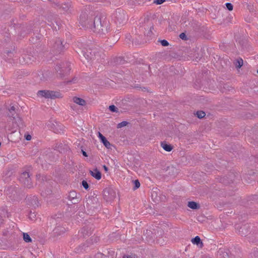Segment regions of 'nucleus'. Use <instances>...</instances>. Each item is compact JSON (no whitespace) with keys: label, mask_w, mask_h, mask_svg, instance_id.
<instances>
[{"label":"nucleus","mask_w":258,"mask_h":258,"mask_svg":"<svg viewBox=\"0 0 258 258\" xmlns=\"http://www.w3.org/2000/svg\"><path fill=\"white\" fill-rule=\"evenodd\" d=\"M27 204L34 208L38 207L39 202L37 197L35 196L27 197L26 199Z\"/></svg>","instance_id":"obj_14"},{"label":"nucleus","mask_w":258,"mask_h":258,"mask_svg":"<svg viewBox=\"0 0 258 258\" xmlns=\"http://www.w3.org/2000/svg\"><path fill=\"white\" fill-rule=\"evenodd\" d=\"M179 37L182 39V40H186L187 39V37H186V34L184 33H181L180 35H179Z\"/></svg>","instance_id":"obj_43"},{"label":"nucleus","mask_w":258,"mask_h":258,"mask_svg":"<svg viewBox=\"0 0 258 258\" xmlns=\"http://www.w3.org/2000/svg\"><path fill=\"white\" fill-rule=\"evenodd\" d=\"M152 29H153V26H152L150 27V30L148 32V33L146 34L147 36L150 35V34L152 33Z\"/></svg>","instance_id":"obj_48"},{"label":"nucleus","mask_w":258,"mask_h":258,"mask_svg":"<svg viewBox=\"0 0 258 258\" xmlns=\"http://www.w3.org/2000/svg\"><path fill=\"white\" fill-rule=\"evenodd\" d=\"M82 185L86 190H88L89 188V185L86 180H84L82 181Z\"/></svg>","instance_id":"obj_36"},{"label":"nucleus","mask_w":258,"mask_h":258,"mask_svg":"<svg viewBox=\"0 0 258 258\" xmlns=\"http://www.w3.org/2000/svg\"><path fill=\"white\" fill-rule=\"evenodd\" d=\"M221 91L223 92H227L229 91H232L233 88L228 84H224L223 87L221 88Z\"/></svg>","instance_id":"obj_25"},{"label":"nucleus","mask_w":258,"mask_h":258,"mask_svg":"<svg viewBox=\"0 0 258 258\" xmlns=\"http://www.w3.org/2000/svg\"><path fill=\"white\" fill-rule=\"evenodd\" d=\"M103 169H104V170H105V171H106V172H107V171L108 170V168L106 165H103Z\"/></svg>","instance_id":"obj_52"},{"label":"nucleus","mask_w":258,"mask_h":258,"mask_svg":"<svg viewBox=\"0 0 258 258\" xmlns=\"http://www.w3.org/2000/svg\"><path fill=\"white\" fill-rule=\"evenodd\" d=\"M90 29L100 35L105 34L109 31V22L103 15L97 13Z\"/></svg>","instance_id":"obj_2"},{"label":"nucleus","mask_w":258,"mask_h":258,"mask_svg":"<svg viewBox=\"0 0 258 258\" xmlns=\"http://www.w3.org/2000/svg\"><path fill=\"white\" fill-rule=\"evenodd\" d=\"M109 109L112 112H118V108L114 105H111L109 106Z\"/></svg>","instance_id":"obj_32"},{"label":"nucleus","mask_w":258,"mask_h":258,"mask_svg":"<svg viewBox=\"0 0 258 258\" xmlns=\"http://www.w3.org/2000/svg\"><path fill=\"white\" fill-rule=\"evenodd\" d=\"M98 137L100 139L101 142L107 149L111 148V144L107 141L106 138L100 132L98 133Z\"/></svg>","instance_id":"obj_18"},{"label":"nucleus","mask_w":258,"mask_h":258,"mask_svg":"<svg viewBox=\"0 0 258 258\" xmlns=\"http://www.w3.org/2000/svg\"><path fill=\"white\" fill-rule=\"evenodd\" d=\"M89 242L87 241V246H86V247H88L89 246ZM80 247L81 248V250L82 249L85 250V247H86L85 244H83V245H82L81 246H80Z\"/></svg>","instance_id":"obj_47"},{"label":"nucleus","mask_w":258,"mask_h":258,"mask_svg":"<svg viewBox=\"0 0 258 258\" xmlns=\"http://www.w3.org/2000/svg\"><path fill=\"white\" fill-rule=\"evenodd\" d=\"M50 2L53 7L61 9L63 11L66 12H67L69 10L71 6V3L69 1H67L61 4L58 0H50Z\"/></svg>","instance_id":"obj_11"},{"label":"nucleus","mask_w":258,"mask_h":258,"mask_svg":"<svg viewBox=\"0 0 258 258\" xmlns=\"http://www.w3.org/2000/svg\"><path fill=\"white\" fill-rule=\"evenodd\" d=\"M90 240L91 241V243H93L94 242H97L99 240V238L96 236H92L91 237Z\"/></svg>","instance_id":"obj_38"},{"label":"nucleus","mask_w":258,"mask_h":258,"mask_svg":"<svg viewBox=\"0 0 258 258\" xmlns=\"http://www.w3.org/2000/svg\"><path fill=\"white\" fill-rule=\"evenodd\" d=\"M243 65V60L242 58H239L237 59L236 61V67L238 68H240Z\"/></svg>","instance_id":"obj_33"},{"label":"nucleus","mask_w":258,"mask_h":258,"mask_svg":"<svg viewBox=\"0 0 258 258\" xmlns=\"http://www.w3.org/2000/svg\"><path fill=\"white\" fill-rule=\"evenodd\" d=\"M161 146L164 150L167 152L171 151L173 149V147L171 145L167 144L165 142L161 143Z\"/></svg>","instance_id":"obj_27"},{"label":"nucleus","mask_w":258,"mask_h":258,"mask_svg":"<svg viewBox=\"0 0 258 258\" xmlns=\"http://www.w3.org/2000/svg\"><path fill=\"white\" fill-rule=\"evenodd\" d=\"M73 101L75 103H76L79 105L85 106L86 104V101L81 98L77 97H74L73 98Z\"/></svg>","instance_id":"obj_23"},{"label":"nucleus","mask_w":258,"mask_h":258,"mask_svg":"<svg viewBox=\"0 0 258 258\" xmlns=\"http://www.w3.org/2000/svg\"><path fill=\"white\" fill-rule=\"evenodd\" d=\"M89 173L91 176L97 180H99L101 178V173L97 168H95L93 170H90L89 171Z\"/></svg>","instance_id":"obj_20"},{"label":"nucleus","mask_w":258,"mask_h":258,"mask_svg":"<svg viewBox=\"0 0 258 258\" xmlns=\"http://www.w3.org/2000/svg\"><path fill=\"white\" fill-rule=\"evenodd\" d=\"M19 179L20 182H21L25 187L30 188L33 186L30 175L28 172L24 171L22 173Z\"/></svg>","instance_id":"obj_8"},{"label":"nucleus","mask_w":258,"mask_h":258,"mask_svg":"<svg viewBox=\"0 0 258 258\" xmlns=\"http://www.w3.org/2000/svg\"><path fill=\"white\" fill-rule=\"evenodd\" d=\"M13 135H16L18 139H20V132H17L16 130L13 131L10 134V138H12Z\"/></svg>","instance_id":"obj_31"},{"label":"nucleus","mask_w":258,"mask_h":258,"mask_svg":"<svg viewBox=\"0 0 258 258\" xmlns=\"http://www.w3.org/2000/svg\"><path fill=\"white\" fill-rule=\"evenodd\" d=\"M196 115L199 118L201 119L205 117L206 113L203 111H198L196 113Z\"/></svg>","instance_id":"obj_29"},{"label":"nucleus","mask_w":258,"mask_h":258,"mask_svg":"<svg viewBox=\"0 0 258 258\" xmlns=\"http://www.w3.org/2000/svg\"><path fill=\"white\" fill-rule=\"evenodd\" d=\"M48 25L53 30L57 31L59 29L60 20L56 16L49 15L47 17Z\"/></svg>","instance_id":"obj_9"},{"label":"nucleus","mask_w":258,"mask_h":258,"mask_svg":"<svg viewBox=\"0 0 258 258\" xmlns=\"http://www.w3.org/2000/svg\"><path fill=\"white\" fill-rule=\"evenodd\" d=\"M123 258H132L131 256L130 255H124L123 256Z\"/></svg>","instance_id":"obj_53"},{"label":"nucleus","mask_w":258,"mask_h":258,"mask_svg":"<svg viewBox=\"0 0 258 258\" xmlns=\"http://www.w3.org/2000/svg\"><path fill=\"white\" fill-rule=\"evenodd\" d=\"M100 206V204L97 197L91 196L86 199L85 207L90 213L92 214L99 210Z\"/></svg>","instance_id":"obj_4"},{"label":"nucleus","mask_w":258,"mask_h":258,"mask_svg":"<svg viewBox=\"0 0 258 258\" xmlns=\"http://www.w3.org/2000/svg\"><path fill=\"white\" fill-rule=\"evenodd\" d=\"M93 13V12L88 13V11L82 12L79 18V23L81 26L85 28L90 29L92 26L94 18L97 14Z\"/></svg>","instance_id":"obj_3"},{"label":"nucleus","mask_w":258,"mask_h":258,"mask_svg":"<svg viewBox=\"0 0 258 258\" xmlns=\"http://www.w3.org/2000/svg\"><path fill=\"white\" fill-rule=\"evenodd\" d=\"M55 124H54L51 121H50L48 123V126L51 127V129L53 130V131L55 133H60L61 131H63V126L57 123L56 122H55Z\"/></svg>","instance_id":"obj_15"},{"label":"nucleus","mask_w":258,"mask_h":258,"mask_svg":"<svg viewBox=\"0 0 258 258\" xmlns=\"http://www.w3.org/2000/svg\"><path fill=\"white\" fill-rule=\"evenodd\" d=\"M81 153H82L83 155L85 157H88V155L87 153L83 149H81Z\"/></svg>","instance_id":"obj_50"},{"label":"nucleus","mask_w":258,"mask_h":258,"mask_svg":"<svg viewBox=\"0 0 258 258\" xmlns=\"http://www.w3.org/2000/svg\"><path fill=\"white\" fill-rule=\"evenodd\" d=\"M61 145H62L61 144H59V145H56V146H55V150H56L58 151L59 152H61V151H61V149L60 148V146H61Z\"/></svg>","instance_id":"obj_44"},{"label":"nucleus","mask_w":258,"mask_h":258,"mask_svg":"<svg viewBox=\"0 0 258 258\" xmlns=\"http://www.w3.org/2000/svg\"><path fill=\"white\" fill-rule=\"evenodd\" d=\"M4 56L5 59L9 61L14 56L15 53H16L15 49L11 50H6L5 51Z\"/></svg>","instance_id":"obj_21"},{"label":"nucleus","mask_w":258,"mask_h":258,"mask_svg":"<svg viewBox=\"0 0 258 258\" xmlns=\"http://www.w3.org/2000/svg\"><path fill=\"white\" fill-rule=\"evenodd\" d=\"M134 182V186L133 187V189L136 190L137 188H139L140 186V183L138 179H136L133 181Z\"/></svg>","instance_id":"obj_30"},{"label":"nucleus","mask_w":258,"mask_h":258,"mask_svg":"<svg viewBox=\"0 0 258 258\" xmlns=\"http://www.w3.org/2000/svg\"><path fill=\"white\" fill-rule=\"evenodd\" d=\"M166 0H154L153 3L156 5H161L165 2Z\"/></svg>","instance_id":"obj_41"},{"label":"nucleus","mask_w":258,"mask_h":258,"mask_svg":"<svg viewBox=\"0 0 258 258\" xmlns=\"http://www.w3.org/2000/svg\"><path fill=\"white\" fill-rule=\"evenodd\" d=\"M92 228L88 225L84 226L81 230V233L83 236L86 238V236H89L92 234Z\"/></svg>","instance_id":"obj_17"},{"label":"nucleus","mask_w":258,"mask_h":258,"mask_svg":"<svg viewBox=\"0 0 258 258\" xmlns=\"http://www.w3.org/2000/svg\"><path fill=\"white\" fill-rule=\"evenodd\" d=\"M16 109V108L14 106H12L9 108V111H14V113H16V112H17Z\"/></svg>","instance_id":"obj_45"},{"label":"nucleus","mask_w":258,"mask_h":258,"mask_svg":"<svg viewBox=\"0 0 258 258\" xmlns=\"http://www.w3.org/2000/svg\"><path fill=\"white\" fill-rule=\"evenodd\" d=\"M37 95L40 97H44L46 99H54L55 98H61V93L58 91L50 90H39L37 92Z\"/></svg>","instance_id":"obj_6"},{"label":"nucleus","mask_w":258,"mask_h":258,"mask_svg":"<svg viewBox=\"0 0 258 258\" xmlns=\"http://www.w3.org/2000/svg\"><path fill=\"white\" fill-rule=\"evenodd\" d=\"M23 239L26 242H31L32 239L27 233H23Z\"/></svg>","instance_id":"obj_28"},{"label":"nucleus","mask_w":258,"mask_h":258,"mask_svg":"<svg viewBox=\"0 0 258 258\" xmlns=\"http://www.w3.org/2000/svg\"><path fill=\"white\" fill-rule=\"evenodd\" d=\"M128 123V122L126 121H123L120 123H119L118 124H117V127L118 128H121L122 127H123V126H126L127 124Z\"/></svg>","instance_id":"obj_37"},{"label":"nucleus","mask_w":258,"mask_h":258,"mask_svg":"<svg viewBox=\"0 0 258 258\" xmlns=\"http://www.w3.org/2000/svg\"><path fill=\"white\" fill-rule=\"evenodd\" d=\"M67 199L70 201V203H68L69 205L76 204L81 201L80 194L77 193L75 190H72L69 193Z\"/></svg>","instance_id":"obj_13"},{"label":"nucleus","mask_w":258,"mask_h":258,"mask_svg":"<svg viewBox=\"0 0 258 258\" xmlns=\"http://www.w3.org/2000/svg\"><path fill=\"white\" fill-rule=\"evenodd\" d=\"M67 229L66 228L62 226L58 225L55 227V228L53 229V232L54 234H56L57 235H60L63 233H65Z\"/></svg>","instance_id":"obj_16"},{"label":"nucleus","mask_w":258,"mask_h":258,"mask_svg":"<svg viewBox=\"0 0 258 258\" xmlns=\"http://www.w3.org/2000/svg\"><path fill=\"white\" fill-rule=\"evenodd\" d=\"M4 223V219L3 217L0 215V225L3 224Z\"/></svg>","instance_id":"obj_51"},{"label":"nucleus","mask_w":258,"mask_h":258,"mask_svg":"<svg viewBox=\"0 0 258 258\" xmlns=\"http://www.w3.org/2000/svg\"><path fill=\"white\" fill-rule=\"evenodd\" d=\"M8 115L9 117L12 118V119H14V117H16L18 115V114L17 112L16 113H14V111H9V112L8 113Z\"/></svg>","instance_id":"obj_35"},{"label":"nucleus","mask_w":258,"mask_h":258,"mask_svg":"<svg viewBox=\"0 0 258 258\" xmlns=\"http://www.w3.org/2000/svg\"><path fill=\"white\" fill-rule=\"evenodd\" d=\"M248 226L246 225H244L241 226L239 229V233L242 236H245L248 232Z\"/></svg>","instance_id":"obj_22"},{"label":"nucleus","mask_w":258,"mask_h":258,"mask_svg":"<svg viewBox=\"0 0 258 258\" xmlns=\"http://www.w3.org/2000/svg\"><path fill=\"white\" fill-rule=\"evenodd\" d=\"M83 43L78 42L76 44V51L82 55L87 61H100L104 59L105 54L97 48H87Z\"/></svg>","instance_id":"obj_1"},{"label":"nucleus","mask_w":258,"mask_h":258,"mask_svg":"<svg viewBox=\"0 0 258 258\" xmlns=\"http://www.w3.org/2000/svg\"><path fill=\"white\" fill-rule=\"evenodd\" d=\"M191 241L193 244L199 245L200 244V247H202L203 246V243L201 241V238L199 236H197L195 238H192Z\"/></svg>","instance_id":"obj_26"},{"label":"nucleus","mask_w":258,"mask_h":258,"mask_svg":"<svg viewBox=\"0 0 258 258\" xmlns=\"http://www.w3.org/2000/svg\"><path fill=\"white\" fill-rule=\"evenodd\" d=\"M70 63H61L56 66L55 70L58 73L59 77L63 78L69 74L71 68H70Z\"/></svg>","instance_id":"obj_7"},{"label":"nucleus","mask_w":258,"mask_h":258,"mask_svg":"<svg viewBox=\"0 0 258 258\" xmlns=\"http://www.w3.org/2000/svg\"><path fill=\"white\" fill-rule=\"evenodd\" d=\"M226 8L227 9V10H228L229 11H232L233 10V5L230 3H226Z\"/></svg>","instance_id":"obj_40"},{"label":"nucleus","mask_w":258,"mask_h":258,"mask_svg":"<svg viewBox=\"0 0 258 258\" xmlns=\"http://www.w3.org/2000/svg\"><path fill=\"white\" fill-rule=\"evenodd\" d=\"M25 139L27 141H30L31 139V136L30 135L25 136Z\"/></svg>","instance_id":"obj_49"},{"label":"nucleus","mask_w":258,"mask_h":258,"mask_svg":"<svg viewBox=\"0 0 258 258\" xmlns=\"http://www.w3.org/2000/svg\"><path fill=\"white\" fill-rule=\"evenodd\" d=\"M250 258H258V250H254L250 253Z\"/></svg>","instance_id":"obj_34"},{"label":"nucleus","mask_w":258,"mask_h":258,"mask_svg":"<svg viewBox=\"0 0 258 258\" xmlns=\"http://www.w3.org/2000/svg\"><path fill=\"white\" fill-rule=\"evenodd\" d=\"M187 206L193 210H197L200 208V205L194 201L188 202Z\"/></svg>","instance_id":"obj_24"},{"label":"nucleus","mask_w":258,"mask_h":258,"mask_svg":"<svg viewBox=\"0 0 258 258\" xmlns=\"http://www.w3.org/2000/svg\"><path fill=\"white\" fill-rule=\"evenodd\" d=\"M66 45L62 44L61 39L58 38L53 44L52 51L55 54L60 53L66 48Z\"/></svg>","instance_id":"obj_12"},{"label":"nucleus","mask_w":258,"mask_h":258,"mask_svg":"<svg viewBox=\"0 0 258 258\" xmlns=\"http://www.w3.org/2000/svg\"><path fill=\"white\" fill-rule=\"evenodd\" d=\"M103 196L106 202H111L115 198L116 192L112 188H106L103 191Z\"/></svg>","instance_id":"obj_10"},{"label":"nucleus","mask_w":258,"mask_h":258,"mask_svg":"<svg viewBox=\"0 0 258 258\" xmlns=\"http://www.w3.org/2000/svg\"><path fill=\"white\" fill-rule=\"evenodd\" d=\"M12 120L13 122L16 124V126H18L19 128H23L25 126L22 119L18 116V115L16 117H14V119Z\"/></svg>","instance_id":"obj_19"},{"label":"nucleus","mask_w":258,"mask_h":258,"mask_svg":"<svg viewBox=\"0 0 258 258\" xmlns=\"http://www.w3.org/2000/svg\"><path fill=\"white\" fill-rule=\"evenodd\" d=\"M114 18L115 23L119 25H123L127 20V16L125 12L120 9L116 10Z\"/></svg>","instance_id":"obj_5"},{"label":"nucleus","mask_w":258,"mask_h":258,"mask_svg":"<svg viewBox=\"0 0 258 258\" xmlns=\"http://www.w3.org/2000/svg\"><path fill=\"white\" fill-rule=\"evenodd\" d=\"M257 74H258V69H257Z\"/></svg>","instance_id":"obj_54"},{"label":"nucleus","mask_w":258,"mask_h":258,"mask_svg":"<svg viewBox=\"0 0 258 258\" xmlns=\"http://www.w3.org/2000/svg\"><path fill=\"white\" fill-rule=\"evenodd\" d=\"M159 41L160 42L161 45L163 46H167L169 45L168 42L165 39L159 40Z\"/></svg>","instance_id":"obj_39"},{"label":"nucleus","mask_w":258,"mask_h":258,"mask_svg":"<svg viewBox=\"0 0 258 258\" xmlns=\"http://www.w3.org/2000/svg\"><path fill=\"white\" fill-rule=\"evenodd\" d=\"M135 87L136 88H140L143 91H147V90H148L147 88H146V87H141L138 86H135Z\"/></svg>","instance_id":"obj_46"},{"label":"nucleus","mask_w":258,"mask_h":258,"mask_svg":"<svg viewBox=\"0 0 258 258\" xmlns=\"http://www.w3.org/2000/svg\"><path fill=\"white\" fill-rule=\"evenodd\" d=\"M77 78L76 77H74L72 80H69V81H67V84H70V83H75L77 82Z\"/></svg>","instance_id":"obj_42"}]
</instances>
